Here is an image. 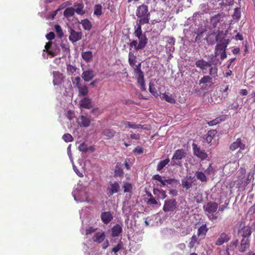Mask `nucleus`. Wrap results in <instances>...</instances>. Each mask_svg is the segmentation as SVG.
<instances>
[{
    "instance_id": "41",
    "label": "nucleus",
    "mask_w": 255,
    "mask_h": 255,
    "mask_svg": "<svg viewBox=\"0 0 255 255\" xmlns=\"http://www.w3.org/2000/svg\"><path fill=\"white\" fill-rule=\"evenodd\" d=\"M162 98L165 99V100L171 104H174L175 103V99L172 97V95H167L166 93L163 94Z\"/></svg>"
},
{
    "instance_id": "22",
    "label": "nucleus",
    "mask_w": 255,
    "mask_h": 255,
    "mask_svg": "<svg viewBox=\"0 0 255 255\" xmlns=\"http://www.w3.org/2000/svg\"><path fill=\"white\" fill-rule=\"evenodd\" d=\"M74 8L75 9V12L79 15H82L85 13V11L84 10V5L83 3H75L74 4Z\"/></svg>"
},
{
    "instance_id": "25",
    "label": "nucleus",
    "mask_w": 255,
    "mask_h": 255,
    "mask_svg": "<svg viewBox=\"0 0 255 255\" xmlns=\"http://www.w3.org/2000/svg\"><path fill=\"white\" fill-rule=\"evenodd\" d=\"M223 17V16L222 15V14H217L212 17L211 20L213 28L216 27L217 24L219 23L222 22L223 21V20L222 19Z\"/></svg>"
},
{
    "instance_id": "6",
    "label": "nucleus",
    "mask_w": 255,
    "mask_h": 255,
    "mask_svg": "<svg viewBox=\"0 0 255 255\" xmlns=\"http://www.w3.org/2000/svg\"><path fill=\"white\" fill-rule=\"evenodd\" d=\"M226 25L224 22L222 24V27L219 28L215 37L216 41L218 43H223L225 40L227 39L226 38V37L228 33V30H225L224 31V29H226Z\"/></svg>"
},
{
    "instance_id": "30",
    "label": "nucleus",
    "mask_w": 255,
    "mask_h": 255,
    "mask_svg": "<svg viewBox=\"0 0 255 255\" xmlns=\"http://www.w3.org/2000/svg\"><path fill=\"white\" fill-rule=\"evenodd\" d=\"M121 124L123 125L125 128H129L133 129L142 128V126L141 125H136L128 121H122L121 122Z\"/></svg>"
},
{
    "instance_id": "40",
    "label": "nucleus",
    "mask_w": 255,
    "mask_h": 255,
    "mask_svg": "<svg viewBox=\"0 0 255 255\" xmlns=\"http://www.w3.org/2000/svg\"><path fill=\"white\" fill-rule=\"evenodd\" d=\"M195 175L197 178L202 182H206L207 180L206 175L202 172L197 171L196 172Z\"/></svg>"
},
{
    "instance_id": "29",
    "label": "nucleus",
    "mask_w": 255,
    "mask_h": 255,
    "mask_svg": "<svg viewBox=\"0 0 255 255\" xmlns=\"http://www.w3.org/2000/svg\"><path fill=\"white\" fill-rule=\"evenodd\" d=\"M138 38L139 39V42L137 48V49L141 50L145 47L146 44L147 43L148 39L145 35H143L142 36Z\"/></svg>"
},
{
    "instance_id": "44",
    "label": "nucleus",
    "mask_w": 255,
    "mask_h": 255,
    "mask_svg": "<svg viewBox=\"0 0 255 255\" xmlns=\"http://www.w3.org/2000/svg\"><path fill=\"white\" fill-rule=\"evenodd\" d=\"M77 69V68L74 66L70 64L67 65L66 70L69 75H71L75 73Z\"/></svg>"
},
{
    "instance_id": "17",
    "label": "nucleus",
    "mask_w": 255,
    "mask_h": 255,
    "mask_svg": "<svg viewBox=\"0 0 255 255\" xmlns=\"http://www.w3.org/2000/svg\"><path fill=\"white\" fill-rule=\"evenodd\" d=\"M81 76L85 82H89L95 76L94 71L92 69L86 70L83 72Z\"/></svg>"
},
{
    "instance_id": "18",
    "label": "nucleus",
    "mask_w": 255,
    "mask_h": 255,
    "mask_svg": "<svg viewBox=\"0 0 255 255\" xmlns=\"http://www.w3.org/2000/svg\"><path fill=\"white\" fill-rule=\"evenodd\" d=\"M250 240L248 238H243L241 241V245L239 251L241 253L245 252L250 247Z\"/></svg>"
},
{
    "instance_id": "37",
    "label": "nucleus",
    "mask_w": 255,
    "mask_h": 255,
    "mask_svg": "<svg viewBox=\"0 0 255 255\" xmlns=\"http://www.w3.org/2000/svg\"><path fill=\"white\" fill-rule=\"evenodd\" d=\"M196 243L199 244L198 238L196 235H193L190 239V241L188 244V247L190 249L193 248L195 246Z\"/></svg>"
},
{
    "instance_id": "26",
    "label": "nucleus",
    "mask_w": 255,
    "mask_h": 255,
    "mask_svg": "<svg viewBox=\"0 0 255 255\" xmlns=\"http://www.w3.org/2000/svg\"><path fill=\"white\" fill-rule=\"evenodd\" d=\"M187 178L188 180H191V181L182 180V185L184 188H185L186 190H188L192 186V183L194 181L192 180L194 179L195 181V179H194V177H192L191 176H187Z\"/></svg>"
},
{
    "instance_id": "53",
    "label": "nucleus",
    "mask_w": 255,
    "mask_h": 255,
    "mask_svg": "<svg viewBox=\"0 0 255 255\" xmlns=\"http://www.w3.org/2000/svg\"><path fill=\"white\" fill-rule=\"evenodd\" d=\"M54 27H55V30L56 32H57V33L58 34V35H59V36L60 37H62V36H63V33L62 32V30L61 26L58 24H56L55 25Z\"/></svg>"
},
{
    "instance_id": "3",
    "label": "nucleus",
    "mask_w": 255,
    "mask_h": 255,
    "mask_svg": "<svg viewBox=\"0 0 255 255\" xmlns=\"http://www.w3.org/2000/svg\"><path fill=\"white\" fill-rule=\"evenodd\" d=\"M218 208V204L214 202H209L203 206L205 214L212 221L217 220L219 217L218 213H216Z\"/></svg>"
},
{
    "instance_id": "34",
    "label": "nucleus",
    "mask_w": 255,
    "mask_h": 255,
    "mask_svg": "<svg viewBox=\"0 0 255 255\" xmlns=\"http://www.w3.org/2000/svg\"><path fill=\"white\" fill-rule=\"evenodd\" d=\"M79 90V95L82 96H86L88 93V89L86 85H80L77 87Z\"/></svg>"
},
{
    "instance_id": "23",
    "label": "nucleus",
    "mask_w": 255,
    "mask_h": 255,
    "mask_svg": "<svg viewBox=\"0 0 255 255\" xmlns=\"http://www.w3.org/2000/svg\"><path fill=\"white\" fill-rule=\"evenodd\" d=\"M186 152L183 149H180L177 150L174 154L172 159H182L185 157Z\"/></svg>"
},
{
    "instance_id": "62",
    "label": "nucleus",
    "mask_w": 255,
    "mask_h": 255,
    "mask_svg": "<svg viewBox=\"0 0 255 255\" xmlns=\"http://www.w3.org/2000/svg\"><path fill=\"white\" fill-rule=\"evenodd\" d=\"M129 47H134V49L136 51L139 50V49H137V42L136 40H133L129 44Z\"/></svg>"
},
{
    "instance_id": "57",
    "label": "nucleus",
    "mask_w": 255,
    "mask_h": 255,
    "mask_svg": "<svg viewBox=\"0 0 255 255\" xmlns=\"http://www.w3.org/2000/svg\"><path fill=\"white\" fill-rule=\"evenodd\" d=\"M81 82V78L80 77H76L75 78L74 80L73 81V83L74 85H75V86L78 87L79 86L81 85L80 84Z\"/></svg>"
},
{
    "instance_id": "10",
    "label": "nucleus",
    "mask_w": 255,
    "mask_h": 255,
    "mask_svg": "<svg viewBox=\"0 0 255 255\" xmlns=\"http://www.w3.org/2000/svg\"><path fill=\"white\" fill-rule=\"evenodd\" d=\"M238 148H240L238 153H240L241 150H245L246 148V145L242 142L241 138H237L236 141L233 142L230 147V149L233 151L236 150Z\"/></svg>"
},
{
    "instance_id": "56",
    "label": "nucleus",
    "mask_w": 255,
    "mask_h": 255,
    "mask_svg": "<svg viewBox=\"0 0 255 255\" xmlns=\"http://www.w3.org/2000/svg\"><path fill=\"white\" fill-rule=\"evenodd\" d=\"M78 148L81 151L87 152L88 151V147L84 142L81 143L79 146Z\"/></svg>"
},
{
    "instance_id": "45",
    "label": "nucleus",
    "mask_w": 255,
    "mask_h": 255,
    "mask_svg": "<svg viewBox=\"0 0 255 255\" xmlns=\"http://www.w3.org/2000/svg\"><path fill=\"white\" fill-rule=\"evenodd\" d=\"M124 174L123 169L117 164L115 169V175L117 176H122Z\"/></svg>"
},
{
    "instance_id": "5",
    "label": "nucleus",
    "mask_w": 255,
    "mask_h": 255,
    "mask_svg": "<svg viewBox=\"0 0 255 255\" xmlns=\"http://www.w3.org/2000/svg\"><path fill=\"white\" fill-rule=\"evenodd\" d=\"M253 178V175L250 172L248 174V177L242 179L241 178H238V180L235 181L234 183H231L229 185L230 188H232L234 185L236 184L237 187L239 189L245 188L251 182Z\"/></svg>"
},
{
    "instance_id": "28",
    "label": "nucleus",
    "mask_w": 255,
    "mask_h": 255,
    "mask_svg": "<svg viewBox=\"0 0 255 255\" xmlns=\"http://www.w3.org/2000/svg\"><path fill=\"white\" fill-rule=\"evenodd\" d=\"M81 56L87 63L90 62L93 59V54L91 51H83L81 53Z\"/></svg>"
},
{
    "instance_id": "58",
    "label": "nucleus",
    "mask_w": 255,
    "mask_h": 255,
    "mask_svg": "<svg viewBox=\"0 0 255 255\" xmlns=\"http://www.w3.org/2000/svg\"><path fill=\"white\" fill-rule=\"evenodd\" d=\"M221 121V120H220L218 118H216V119L215 120H212L209 122H208V124L210 126H214V125H217V124L219 123Z\"/></svg>"
},
{
    "instance_id": "60",
    "label": "nucleus",
    "mask_w": 255,
    "mask_h": 255,
    "mask_svg": "<svg viewBox=\"0 0 255 255\" xmlns=\"http://www.w3.org/2000/svg\"><path fill=\"white\" fill-rule=\"evenodd\" d=\"M166 183L170 184V185H174L175 184L176 185L177 184L178 181L177 180L174 179H166Z\"/></svg>"
},
{
    "instance_id": "63",
    "label": "nucleus",
    "mask_w": 255,
    "mask_h": 255,
    "mask_svg": "<svg viewBox=\"0 0 255 255\" xmlns=\"http://www.w3.org/2000/svg\"><path fill=\"white\" fill-rule=\"evenodd\" d=\"M239 244V241L238 240H235L231 242L230 247L231 248H236Z\"/></svg>"
},
{
    "instance_id": "2",
    "label": "nucleus",
    "mask_w": 255,
    "mask_h": 255,
    "mask_svg": "<svg viewBox=\"0 0 255 255\" xmlns=\"http://www.w3.org/2000/svg\"><path fill=\"white\" fill-rule=\"evenodd\" d=\"M136 15L140 18L139 23L140 24L148 23L150 19V13L148 11V6L142 4L137 7Z\"/></svg>"
},
{
    "instance_id": "64",
    "label": "nucleus",
    "mask_w": 255,
    "mask_h": 255,
    "mask_svg": "<svg viewBox=\"0 0 255 255\" xmlns=\"http://www.w3.org/2000/svg\"><path fill=\"white\" fill-rule=\"evenodd\" d=\"M249 212L252 214L253 218L255 219V204L250 208Z\"/></svg>"
},
{
    "instance_id": "12",
    "label": "nucleus",
    "mask_w": 255,
    "mask_h": 255,
    "mask_svg": "<svg viewBox=\"0 0 255 255\" xmlns=\"http://www.w3.org/2000/svg\"><path fill=\"white\" fill-rule=\"evenodd\" d=\"M192 146L194 154L198 158H200L201 159H205L207 158V154L204 151V150L201 149L195 143H193Z\"/></svg>"
},
{
    "instance_id": "9",
    "label": "nucleus",
    "mask_w": 255,
    "mask_h": 255,
    "mask_svg": "<svg viewBox=\"0 0 255 255\" xmlns=\"http://www.w3.org/2000/svg\"><path fill=\"white\" fill-rule=\"evenodd\" d=\"M69 40L74 43L81 40L82 38V33L81 31H76L72 28L69 30Z\"/></svg>"
},
{
    "instance_id": "20",
    "label": "nucleus",
    "mask_w": 255,
    "mask_h": 255,
    "mask_svg": "<svg viewBox=\"0 0 255 255\" xmlns=\"http://www.w3.org/2000/svg\"><path fill=\"white\" fill-rule=\"evenodd\" d=\"M105 239V233L104 232L102 233L97 232L93 237L92 240L93 242L97 243H102Z\"/></svg>"
},
{
    "instance_id": "24",
    "label": "nucleus",
    "mask_w": 255,
    "mask_h": 255,
    "mask_svg": "<svg viewBox=\"0 0 255 255\" xmlns=\"http://www.w3.org/2000/svg\"><path fill=\"white\" fill-rule=\"evenodd\" d=\"M116 133V131L114 129L109 128H106L102 131L103 135L106 136L107 139L112 138L115 135Z\"/></svg>"
},
{
    "instance_id": "61",
    "label": "nucleus",
    "mask_w": 255,
    "mask_h": 255,
    "mask_svg": "<svg viewBox=\"0 0 255 255\" xmlns=\"http://www.w3.org/2000/svg\"><path fill=\"white\" fill-rule=\"evenodd\" d=\"M147 203L150 205H156L158 204L155 198L152 197L147 200Z\"/></svg>"
},
{
    "instance_id": "39",
    "label": "nucleus",
    "mask_w": 255,
    "mask_h": 255,
    "mask_svg": "<svg viewBox=\"0 0 255 255\" xmlns=\"http://www.w3.org/2000/svg\"><path fill=\"white\" fill-rule=\"evenodd\" d=\"M94 14L98 17L102 14V6L101 4H96L94 6Z\"/></svg>"
},
{
    "instance_id": "38",
    "label": "nucleus",
    "mask_w": 255,
    "mask_h": 255,
    "mask_svg": "<svg viewBox=\"0 0 255 255\" xmlns=\"http://www.w3.org/2000/svg\"><path fill=\"white\" fill-rule=\"evenodd\" d=\"M149 92L155 97L157 98L159 96V94L158 93L154 84H152L151 83H149Z\"/></svg>"
},
{
    "instance_id": "35",
    "label": "nucleus",
    "mask_w": 255,
    "mask_h": 255,
    "mask_svg": "<svg viewBox=\"0 0 255 255\" xmlns=\"http://www.w3.org/2000/svg\"><path fill=\"white\" fill-rule=\"evenodd\" d=\"M81 24L85 30H89L92 28V25L91 22L88 19L82 20Z\"/></svg>"
},
{
    "instance_id": "51",
    "label": "nucleus",
    "mask_w": 255,
    "mask_h": 255,
    "mask_svg": "<svg viewBox=\"0 0 255 255\" xmlns=\"http://www.w3.org/2000/svg\"><path fill=\"white\" fill-rule=\"evenodd\" d=\"M63 139L66 142H71L73 140L72 136L70 133H65L62 136Z\"/></svg>"
},
{
    "instance_id": "42",
    "label": "nucleus",
    "mask_w": 255,
    "mask_h": 255,
    "mask_svg": "<svg viewBox=\"0 0 255 255\" xmlns=\"http://www.w3.org/2000/svg\"><path fill=\"white\" fill-rule=\"evenodd\" d=\"M136 57L131 52L128 53V62L131 67H133L135 65Z\"/></svg>"
},
{
    "instance_id": "27",
    "label": "nucleus",
    "mask_w": 255,
    "mask_h": 255,
    "mask_svg": "<svg viewBox=\"0 0 255 255\" xmlns=\"http://www.w3.org/2000/svg\"><path fill=\"white\" fill-rule=\"evenodd\" d=\"M122 228L119 224H116L112 228V236L113 237H118L122 232Z\"/></svg>"
},
{
    "instance_id": "31",
    "label": "nucleus",
    "mask_w": 255,
    "mask_h": 255,
    "mask_svg": "<svg viewBox=\"0 0 255 255\" xmlns=\"http://www.w3.org/2000/svg\"><path fill=\"white\" fill-rule=\"evenodd\" d=\"M217 133V131L215 129L210 130L206 135L205 140L208 143L211 142L214 137Z\"/></svg>"
},
{
    "instance_id": "36",
    "label": "nucleus",
    "mask_w": 255,
    "mask_h": 255,
    "mask_svg": "<svg viewBox=\"0 0 255 255\" xmlns=\"http://www.w3.org/2000/svg\"><path fill=\"white\" fill-rule=\"evenodd\" d=\"M75 13V9L74 7H70L65 9L64 11V15L66 17L72 16Z\"/></svg>"
},
{
    "instance_id": "8",
    "label": "nucleus",
    "mask_w": 255,
    "mask_h": 255,
    "mask_svg": "<svg viewBox=\"0 0 255 255\" xmlns=\"http://www.w3.org/2000/svg\"><path fill=\"white\" fill-rule=\"evenodd\" d=\"M73 167L74 171L79 176L82 177L83 174L80 172V170H83L85 166V160H72Z\"/></svg>"
},
{
    "instance_id": "55",
    "label": "nucleus",
    "mask_w": 255,
    "mask_h": 255,
    "mask_svg": "<svg viewBox=\"0 0 255 255\" xmlns=\"http://www.w3.org/2000/svg\"><path fill=\"white\" fill-rule=\"evenodd\" d=\"M246 173V171L245 168H240L238 171V178H241L244 179Z\"/></svg>"
},
{
    "instance_id": "14",
    "label": "nucleus",
    "mask_w": 255,
    "mask_h": 255,
    "mask_svg": "<svg viewBox=\"0 0 255 255\" xmlns=\"http://www.w3.org/2000/svg\"><path fill=\"white\" fill-rule=\"evenodd\" d=\"M230 240V237L226 233H221L218 239L216 240L215 242V245L216 246H221L224 244L225 243H227Z\"/></svg>"
},
{
    "instance_id": "47",
    "label": "nucleus",
    "mask_w": 255,
    "mask_h": 255,
    "mask_svg": "<svg viewBox=\"0 0 255 255\" xmlns=\"http://www.w3.org/2000/svg\"><path fill=\"white\" fill-rule=\"evenodd\" d=\"M169 161L170 160H162L160 161L157 165V170L160 171L161 169L168 163Z\"/></svg>"
},
{
    "instance_id": "1",
    "label": "nucleus",
    "mask_w": 255,
    "mask_h": 255,
    "mask_svg": "<svg viewBox=\"0 0 255 255\" xmlns=\"http://www.w3.org/2000/svg\"><path fill=\"white\" fill-rule=\"evenodd\" d=\"M215 63H211L210 61H206L203 58L199 59L195 62L196 67L200 69L204 74L209 73V75L204 76L199 81V85L205 84H211L212 78L218 77V68L217 66V62L219 61L217 59Z\"/></svg>"
},
{
    "instance_id": "16",
    "label": "nucleus",
    "mask_w": 255,
    "mask_h": 255,
    "mask_svg": "<svg viewBox=\"0 0 255 255\" xmlns=\"http://www.w3.org/2000/svg\"><path fill=\"white\" fill-rule=\"evenodd\" d=\"M101 218L103 223L107 225L113 219V216L110 212L105 211L101 213Z\"/></svg>"
},
{
    "instance_id": "54",
    "label": "nucleus",
    "mask_w": 255,
    "mask_h": 255,
    "mask_svg": "<svg viewBox=\"0 0 255 255\" xmlns=\"http://www.w3.org/2000/svg\"><path fill=\"white\" fill-rule=\"evenodd\" d=\"M137 83L140 86L141 91H145L146 90L145 85L144 79H137Z\"/></svg>"
},
{
    "instance_id": "50",
    "label": "nucleus",
    "mask_w": 255,
    "mask_h": 255,
    "mask_svg": "<svg viewBox=\"0 0 255 255\" xmlns=\"http://www.w3.org/2000/svg\"><path fill=\"white\" fill-rule=\"evenodd\" d=\"M51 46H52V42H49L46 43V44H45V48L49 54L52 55L53 56H55V54L54 53V52L50 50V48H51Z\"/></svg>"
},
{
    "instance_id": "19",
    "label": "nucleus",
    "mask_w": 255,
    "mask_h": 255,
    "mask_svg": "<svg viewBox=\"0 0 255 255\" xmlns=\"http://www.w3.org/2000/svg\"><path fill=\"white\" fill-rule=\"evenodd\" d=\"M79 105L81 108L90 109L92 107L91 99L88 98H84L80 100Z\"/></svg>"
},
{
    "instance_id": "4",
    "label": "nucleus",
    "mask_w": 255,
    "mask_h": 255,
    "mask_svg": "<svg viewBox=\"0 0 255 255\" xmlns=\"http://www.w3.org/2000/svg\"><path fill=\"white\" fill-rule=\"evenodd\" d=\"M231 40L229 38H227L223 43H218L215 48L214 55L215 57L220 55L222 60L227 58L226 49L228 45L230 43Z\"/></svg>"
},
{
    "instance_id": "13",
    "label": "nucleus",
    "mask_w": 255,
    "mask_h": 255,
    "mask_svg": "<svg viewBox=\"0 0 255 255\" xmlns=\"http://www.w3.org/2000/svg\"><path fill=\"white\" fill-rule=\"evenodd\" d=\"M53 74V83L54 85H58L63 82L65 77L62 73L59 71H54Z\"/></svg>"
},
{
    "instance_id": "43",
    "label": "nucleus",
    "mask_w": 255,
    "mask_h": 255,
    "mask_svg": "<svg viewBox=\"0 0 255 255\" xmlns=\"http://www.w3.org/2000/svg\"><path fill=\"white\" fill-rule=\"evenodd\" d=\"M141 24H140L139 23V24L137 25V26L134 31V35L137 38H140V37H141L144 35V34H142V30H141Z\"/></svg>"
},
{
    "instance_id": "32",
    "label": "nucleus",
    "mask_w": 255,
    "mask_h": 255,
    "mask_svg": "<svg viewBox=\"0 0 255 255\" xmlns=\"http://www.w3.org/2000/svg\"><path fill=\"white\" fill-rule=\"evenodd\" d=\"M120 188V185L118 182H115L111 184L109 188V195H113L114 194L118 192Z\"/></svg>"
},
{
    "instance_id": "7",
    "label": "nucleus",
    "mask_w": 255,
    "mask_h": 255,
    "mask_svg": "<svg viewBox=\"0 0 255 255\" xmlns=\"http://www.w3.org/2000/svg\"><path fill=\"white\" fill-rule=\"evenodd\" d=\"M177 202L175 199L166 200L164 201L163 210L165 212H173L177 208Z\"/></svg>"
},
{
    "instance_id": "15",
    "label": "nucleus",
    "mask_w": 255,
    "mask_h": 255,
    "mask_svg": "<svg viewBox=\"0 0 255 255\" xmlns=\"http://www.w3.org/2000/svg\"><path fill=\"white\" fill-rule=\"evenodd\" d=\"M209 229L207 227L206 224H203L198 228L197 230V236L199 240L204 239Z\"/></svg>"
},
{
    "instance_id": "52",
    "label": "nucleus",
    "mask_w": 255,
    "mask_h": 255,
    "mask_svg": "<svg viewBox=\"0 0 255 255\" xmlns=\"http://www.w3.org/2000/svg\"><path fill=\"white\" fill-rule=\"evenodd\" d=\"M123 245V242L121 241H120L118 244V245L113 249L112 252H113L115 254H116L120 250L122 249Z\"/></svg>"
},
{
    "instance_id": "49",
    "label": "nucleus",
    "mask_w": 255,
    "mask_h": 255,
    "mask_svg": "<svg viewBox=\"0 0 255 255\" xmlns=\"http://www.w3.org/2000/svg\"><path fill=\"white\" fill-rule=\"evenodd\" d=\"M60 46L64 52L66 53H70L69 46L66 42H62L60 44Z\"/></svg>"
},
{
    "instance_id": "46",
    "label": "nucleus",
    "mask_w": 255,
    "mask_h": 255,
    "mask_svg": "<svg viewBox=\"0 0 255 255\" xmlns=\"http://www.w3.org/2000/svg\"><path fill=\"white\" fill-rule=\"evenodd\" d=\"M234 19L239 20L241 18V10L240 8L236 7L234 9V12L233 15Z\"/></svg>"
},
{
    "instance_id": "33",
    "label": "nucleus",
    "mask_w": 255,
    "mask_h": 255,
    "mask_svg": "<svg viewBox=\"0 0 255 255\" xmlns=\"http://www.w3.org/2000/svg\"><path fill=\"white\" fill-rule=\"evenodd\" d=\"M80 119L81 120L80 124L81 127H88L90 126L91 121L89 118L84 116H81Z\"/></svg>"
},
{
    "instance_id": "48",
    "label": "nucleus",
    "mask_w": 255,
    "mask_h": 255,
    "mask_svg": "<svg viewBox=\"0 0 255 255\" xmlns=\"http://www.w3.org/2000/svg\"><path fill=\"white\" fill-rule=\"evenodd\" d=\"M123 188L124 189V192H131L132 190V186L131 184L129 183L126 182L125 183Z\"/></svg>"
},
{
    "instance_id": "21",
    "label": "nucleus",
    "mask_w": 255,
    "mask_h": 255,
    "mask_svg": "<svg viewBox=\"0 0 255 255\" xmlns=\"http://www.w3.org/2000/svg\"><path fill=\"white\" fill-rule=\"evenodd\" d=\"M252 231L251 228L249 226H244L240 231V234L243 238H248L251 236Z\"/></svg>"
},
{
    "instance_id": "59",
    "label": "nucleus",
    "mask_w": 255,
    "mask_h": 255,
    "mask_svg": "<svg viewBox=\"0 0 255 255\" xmlns=\"http://www.w3.org/2000/svg\"><path fill=\"white\" fill-rule=\"evenodd\" d=\"M134 74H137L140 72H143L141 70V63H138L136 65L135 68L134 69Z\"/></svg>"
},
{
    "instance_id": "11",
    "label": "nucleus",
    "mask_w": 255,
    "mask_h": 255,
    "mask_svg": "<svg viewBox=\"0 0 255 255\" xmlns=\"http://www.w3.org/2000/svg\"><path fill=\"white\" fill-rule=\"evenodd\" d=\"M165 48L167 52H173L175 50L174 45L175 39L173 37H166Z\"/></svg>"
}]
</instances>
